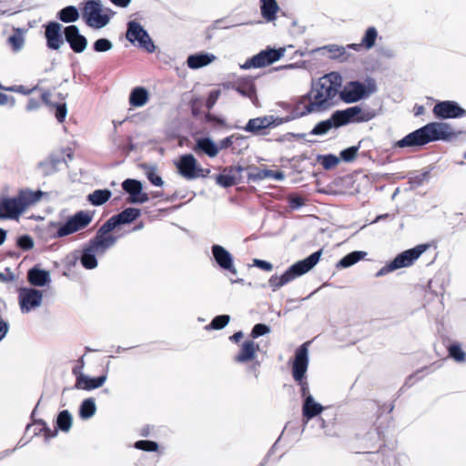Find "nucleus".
Listing matches in <instances>:
<instances>
[{
	"instance_id": "nucleus-1",
	"label": "nucleus",
	"mask_w": 466,
	"mask_h": 466,
	"mask_svg": "<svg viewBox=\"0 0 466 466\" xmlns=\"http://www.w3.org/2000/svg\"><path fill=\"white\" fill-rule=\"evenodd\" d=\"M461 133L454 132L449 123L430 122L394 142L392 148H420L431 142H449Z\"/></svg>"
},
{
	"instance_id": "nucleus-2",
	"label": "nucleus",
	"mask_w": 466,
	"mask_h": 466,
	"mask_svg": "<svg viewBox=\"0 0 466 466\" xmlns=\"http://www.w3.org/2000/svg\"><path fill=\"white\" fill-rule=\"evenodd\" d=\"M341 84L342 78L338 72H330L312 83L309 93H311L313 101L308 103L309 109L314 112L327 109L332 105V100L339 93Z\"/></svg>"
},
{
	"instance_id": "nucleus-3",
	"label": "nucleus",
	"mask_w": 466,
	"mask_h": 466,
	"mask_svg": "<svg viewBox=\"0 0 466 466\" xmlns=\"http://www.w3.org/2000/svg\"><path fill=\"white\" fill-rule=\"evenodd\" d=\"M117 238L113 235H106L98 228L96 236L91 238L83 248L79 258L81 265L86 269H94L97 267L96 256L104 255L106 251L115 246Z\"/></svg>"
},
{
	"instance_id": "nucleus-4",
	"label": "nucleus",
	"mask_w": 466,
	"mask_h": 466,
	"mask_svg": "<svg viewBox=\"0 0 466 466\" xmlns=\"http://www.w3.org/2000/svg\"><path fill=\"white\" fill-rule=\"evenodd\" d=\"M322 255V248L311 253L307 258L300 259L289 266L280 276L274 274L268 279V285L273 291L278 290L284 285L295 279L308 273L319 261Z\"/></svg>"
},
{
	"instance_id": "nucleus-5",
	"label": "nucleus",
	"mask_w": 466,
	"mask_h": 466,
	"mask_svg": "<svg viewBox=\"0 0 466 466\" xmlns=\"http://www.w3.org/2000/svg\"><path fill=\"white\" fill-rule=\"evenodd\" d=\"M310 341H306L299 346L295 350L294 360L291 365V373L294 380L300 386V394L303 401L308 396H312L309 392V383L305 380L308 370L309 346Z\"/></svg>"
},
{
	"instance_id": "nucleus-6",
	"label": "nucleus",
	"mask_w": 466,
	"mask_h": 466,
	"mask_svg": "<svg viewBox=\"0 0 466 466\" xmlns=\"http://www.w3.org/2000/svg\"><path fill=\"white\" fill-rule=\"evenodd\" d=\"M377 91L374 78L368 76L364 82L359 80L350 81L340 92L341 99L346 103H356L367 98Z\"/></svg>"
},
{
	"instance_id": "nucleus-7",
	"label": "nucleus",
	"mask_w": 466,
	"mask_h": 466,
	"mask_svg": "<svg viewBox=\"0 0 466 466\" xmlns=\"http://www.w3.org/2000/svg\"><path fill=\"white\" fill-rule=\"evenodd\" d=\"M285 52V47L276 48L267 46L265 49L248 58L244 64L240 65V68L248 70L250 68H261L270 66L283 57Z\"/></svg>"
},
{
	"instance_id": "nucleus-8",
	"label": "nucleus",
	"mask_w": 466,
	"mask_h": 466,
	"mask_svg": "<svg viewBox=\"0 0 466 466\" xmlns=\"http://www.w3.org/2000/svg\"><path fill=\"white\" fill-rule=\"evenodd\" d=\"M82 17L89 27L95 29L105 27L110 21L109 15L103 14V5L100 0H87L82 11Z\"/></svg>"
},
{
	"instance_id": "nucleus-9",
	"label": "nucleus",
	"mask_w": 466,
	"mask_h": 466,
	"mask_svg": "<svg viewBox=\"0 0 466 466\" xmlns=\"http://www.w3.org/2000/svg\"><path fill=\"white\" fill-rule=\"evenodd\" d=\"M126 38L131 44L137 45L139 48H143L148 53L156 51V46L147 31L140 23L135 20L127 22Z\"/></svg>"
},
{
	"instance_id": "nucleus-10",
	"label": "nucleus",
	"mask_w": 466,
	"mask_h": 466,
	"mask_svg": "<svg viewBox=\"0 0 466 466\" xmlns=\"http://www.w3.org/2000/svg\"><path fill=\"white\" fill-rule=\"evenodd\" d=\"M93 219V215L86 210L76 212L70 216L64 224L60 225L56 236L64 238L86 228Z\"/></svg>"
},
{
	"instance_id": "nucleus-11",
	"label": "nucleus",
	"mask_w": 466,
	"mask_h": 466,
	"mask_svg": "<svg viewBox=\"0 0 466 466\" xmlns=\"http://www.w3.org/2000/svg\"><path fill=\"white\" fill-rule=\"evenodd\" d=\"M141 216V210L136 208H125L120 213L112 216L99 228L106 235L122 225L132 223Z\"/></svg>"
},
{
	"instance_id": "nucleus-12",
	"label": "nucleus",
	"mask_w": 466,
	"mask_h": 466,
	"mask_svg": "<svg viewBox=\"0 0 466 466\" xmlns=\"http://www.w3.org/2000/svg\"><path fill=\"white\" fill-rule=\"evenodd\" d=\"M432 112L435 117L441 120L456 119L466 116V110L453 100L438 102L435 104Z\"/></svg>"
},
{
	"instance_id": "nucleus-13",
	"label": "nucleus",
	"mask_w": 466,
	"mask_h": 466,
	"mask_svg": "<svg viewBox=\"0 0 466 466\" xmlns=\"http://www.w3.org/2000/svg\"><path fill=\"white\" fill-rule=\"evenodd\" d=\"M211 258L215 261L217 267L225 272L237 275L238 270L234 264L233 255L223 246L213 244L211 246Z\"/></svg>"
},
{
	"instance_id": "nucleus-14",
	"label": "nucleus",
	"mask_w": 466,
	"mask_h": 466,
	"mask_svg": "<svg viewBox=\"0 0 466 466\" xmlns=\"http://www.w3.org/2000/svg\"><path fill=\"white\" fill-rule=\"evenodd\" d=\"M43 291L34 288H22L19 290L18 302L23 313H29L42 304Z\"/></svg>"
},
{
	"instance_id": "nucleus-15",
	"label": "nucleus",
	"mask_w": 466,
	"mask_h": 466,
	"mask_svg": "<svg viewBox=\"0 0 466 466\" xmlns=\"http://www.w3.org/2000/svg\"><path fill=\"white\" fill-rule=\"evenodd\" d=\"M25 212V205L18 195L0 198V219H17Z\"/></svg>"
},
{
	"instance_id": "nucleus-16",
	"label": "nucleus",
	"mask_w": 466,
	"mask_h": 466,
	"mask_svg": "<svg viewBox=\"0 0 466 466\" xmlns=\"http://www.w3.org/2000/svg\"><path fill=\"white\" fill-rule=\"evenodd\" d=\"M122 188L128 194L127 201L129 204H143L149 200L147 193L143 192L142 182L137 179H125L122 183Z\"/></svg>"
},
{
	"instance_id": "nucleus-17",
	"label": "nucleus",
	"mask_w": 466,
	"mask_h": 466,
	"mask_svg": "<svg viewBox=\"0 0 466 466\" xmlns=\"http://www.w3.org/2000/svg\"><path fill=\"white\" fill-rule=\"evenodd\" d=\"M180 176L187 179H194L200 176L202 168L198 165L192 154H185L175 162Z\"/></svg>"
},
{
	"instance_id": "nucleus-18",
	"label": "nucleus",
	"mask_w": 466,
	"mask_h": 466,
	"mask_svg": "<svg viewBox=\"0 0 466 466\" xmlns=\"http://www.w3.org/2000/svg\"><path fill=\"white\" fill-rule=\"evenodd\" d=\"M44 28L47 48L59 50L66 41L62 35L63 25L56 21H50L44 25Z\"/></svg>"
},
{
	"instance_id": "nucleus-19",
	"label": "nucleus",
	"mask_w": 466,
	"mask_h": 466,
	"mask_svg": "<svg viewBox=\"0 0 466 466\" xmlns=\"http://www.w3.org/2000/svg\"><path fill=\"white\" fill-rule=\"evenodd\" d=\"M429 248L428 244H420L399 253L392 262L397 269L411 266Z\"/></svg>"
},
{
	"instance_id": "nucleus-20",
	"label": "nucleus",
	"mask_w": 466,
	"mask_h": 466,
	"mask_svg": "<svg viewBox=\"0 0 466 466\" xmlns=\"http://www.w3.org/2000/svg\"><path fill=\"white\" fill-rule=\"evenodd\" d=\"M65 40L75 53H83L88 45L87 39L81 35L77 25H70L64 28Z\"/></svg>"
},
{
	"instance_id": "nucleus-21",
	"label": "nucleus",
	"mask_w": 466,
	"mask_h": 466,
	"mask_svg": "<svg viewBox=\"0 0 466 466\" xmlns=\"http://www.w3.org/2000/svg\"><path fill=\"white\" fill-rule=\"evenodd\" d=\"M221 91L219 88L212 89L206 98V124H210L215 129H221L226 127V120L222 116L214 115L209 110L214 106L218 99Z\"/></svg>"
},
{
	"instance_id": "nucleus-22",
	"label": "nucleus",
	"mask_w": 466,
	"mask_h": 466,
	"mask_svg": "<svg viewBox=\"0 0 466 466\" xmlns=\"http://www.w3.org/2000/svg\"><path fill=\"white\" fill-rule=\"evenodd\" d=\"M247 182H258L269 177L282 181L285 178V174L280 170L260 169L255 165H249L247 167Z\"/></svg>"
},
{
	"instance_id": "nucleus-23",
	"label": "nucleus",
	"mask_w": 466,
	"mask_h": 466,
	"mask_svg": "<svg viewBox=\"0 0 466 466\" xmlns=\"http://www.w3.org/2000/svg\"><path fill=\"white\" fill-rule=\"evenodd\" d=\"M347 110L350 124L368 122L377 115L375 110L371 109L369 106L356 105L347 107Z\"/></svg>"
},
{
	"instance_id": "nucleus-24",
	"label": "nucleus",
	"mask_w": 466,
	"mask_h": 466,
	"mask_svg": "<svg viewBox=\"0 0 466 466\" xmlns=\"http://www.w3.org/2000/svg\"><path fill=\"white\" fill-rule=\"evenodd\" d=\"M235 91H237L242 96L249 98L252 104L258 106V98L257 96V89L254 78H252L251 76L238 78L237 80Z\"/></svg>"
},
{
	"instance_id": "nucleus-25",
	"label": "nucleus",
	"mask_w": 466,
	"mask_h": 466,
	"mask_svg": "<svg viewBox=\"0 0 466 466\" xmlns=\"http://www.w3.org/2000/svg\"><path fill=\"white\" fill-rule=\"evenodd\" d=\"M63 165H66V159L61 156L52 154L45 160L40 161L37 168L44 177H47L57 172Z\"/></svg>"
},
{
	"instance_id": "nucleus-26",
	"label": "nucleus",
	"mask_w": 466,
	"mask_h": 466,
	"mask_svg": "<svg viewBox=\"0 0 466 466\" xmlns=\"http://www.w3.org/2000/svg\"><path fill=\"white\" fill-rule=\"evenodd\" d=\"M106 374L98 377H89L84 373H79L76 380L75 388L78 390H92L100 388L106 381Z\"/></svg>"
},
{
	"instance_id": "nucleus-27",
	"label": "nucleus",
	"mask_w": 466,
	"mask_h": 466,
	"mask_svg": "<svg viewBox=\"0 0 466 466\" xmlns=\"http://www.w3.org/2000/svg\"><path fill=\"white\" fill-rule=\"evenodd\" d=\"M266 116L250 118L244 127L237 126V128L252 134L253 136H266L268 134V125Z\"/></svg>"
},
{
	"instance_id": "nucleus-28",
	"label": "nucleus",
	"mask_w": 466,
	"mask_h": 466,
	"mask_svg": "<svg viewBox=\"0 0 466 466\" xmlns=\"http://www.w3.org/2000/svg\"><path fill=\"white\" fill-rule=\"evenodd\" d=\"M324 407L314 400L313 396H308L302 402V420L307 424L313 418L320 415Z\"/></svg>"
},
{
	"instance_id": "nucleus-29",
	"label": "nucleus",
	"mask_w": 466,
	"mask_h": 466,
	"mask_svg": "<svg viewBox=\"0 0 466 466\" xmlns=\"http://www.w3.org/2000/svg\"><path fill=\"white\" fill-rule=\"evenodd\" d=\"M258 350V344L255 343L253 340L247 339L241 344L238 354L234 357V361L238 363L251 361L255 359Z\"/></svg>"
},
{
	"instance_id": "nucleus-30",
	"label": "nucleus",
	"mask_w": 466,
	"mask_h": 466,
	"mask_svg": "<svg viewBox=\"0 0 466 466\" xmlns=\"http://www.w3.org/2000/svg\"><path fill=\"white\" fill-rule=\"evenodd\" d=\"M27 280L32 286L45 287L51 282V277L49 271L35 266L28 270Z\"/></svg>"
},
{
	"instance_id": "nucleus-31",
	"label": "nucleus",
	"mask_w": 466,
	"mask_h": 466,
	"mask_svg": "<svg viewBox=\"0 0 466 466\" xmlns=\"http://www.w3.org/2000/svg\"><path fill=\"white\" fill-rule=\"evenodd\" d=\"M321 53L325 55L329 53L328 57L330 59H339L340 61H345L348 58V54L346 52V48L338 45H328L321 47L315 48L311 51V53Z\"/></svg>"
},
{
	"instance_id": "nucleus-32",
	"label": "nucleus",
	"mask_w": 466,
	"mask_h": 466,
	"mask_svg": "<svg viewBox=\"0 0 466 466\" xmlns=\"http://www.w3.org/2000/svg\"><path fill=\"white\" fill-rule=\"evenodd\" d=\"M149 93L144 86L134 87L129 94V104L133 107H141L148 100Z\"/></svg>"
},
{
	"instance_id": "nucleus-33",
	"label": "nucleus",
	"mask_w": 466,
	"mask_h": 466,
	"mask_svg": "<svg viewBox=\"0 0 466 466\" xmlns=\"http://www.w3.org/2000/svg\"><path fill=\"white\" fill-rule=\"evenodd\" d=\"M260 13L267 22H273L277 19V13L279 10L276 0H260Z\"/></svg>"
},
{
	"instance_id": "nucleus-34",
	"label": "nucleus",
	"mask_w": 466,
	"mask_h": 466,
	"mask_svg": "<svg viewBox=\"0 0 466 466\" xmlns=\"http://www.w3.org/2000/svg\"><path fill=\"white\" fill-rule=\"evenodd\" d=\"M367 255H368V253L366 251H362V250L351 251V252L348 253L347 255H345L344 257H342L337 262L336 268L339 269L348 268L355 265L361 259L365 258V257Z\"/></svg>"
},
{
	"instance_id": "nucleus-35",
	"label": "nucleus",
	"mask_w": 466,
	"mask_h": 466,
	"mask_svg": "<svg viewBox=\"0 0 466 466\" xmlns=\"http://www.w3.org/2000/svg\"><path fill=\"white\" fill-rule=\"evenodd\" d=\"M73 424V416L67 410H61L56 420V429L54 431H61L68 432Z\"/></svg>"
},
{
	"instance_id": "nucleus-36",
	"label": "nucleus",
	"mask_w": 466,
	"mask_h": 466,
	"mask_svg": "<svg viewBox=\"0 0 466 466\" xmlns=\"http://www.w3.org/2000/svg\"><path fill=\"white\" fill-rule=\"evenodd\" d=\"M140 168L143 170L144 175L153 186L162 187L164 185V181L158 175L157 167L156 166L143 163L140 165Z\"/></svg>"
},
{
	"instance_id": "nucleus-37",
	"label": "nucleus",
	"mask_w": 466,
	"mask_h": 466,
	"mask_svg": "<svg viewBox=\"0 0 466 466\" xmlns=\"http://www.w3.org/2000/svg\"><path fill=\"white\" fill-rule=\"evenodd\" d=\"M112 196L109 189H96L87 196L88 202L96 207L105 204Z\"/></svg>"
},
{
	"instance_id": "nucleus-38",
	"label": "nucleus",
	"mask_w": 466,
	"mask_h": 466,
	"mask_svg": "<svg viewBox=\"0 0 466 466\" xmlns=\"http://www.w3.org/2000/svg\"><path fill=\"white\" fill-rule=\"evenodd\" d=\"M43 194L44 193L41 190H20L18 193V198L20 201L25 205V210L30 205L38 202L41 199Z\"/></svg>"
},
{
	"instance_id": "nucleus-39",
	"label": "nucleus",
	"mask_w": 466,
	"mask_h": 466,
	"mask_svg": "<svg viewBox=\"0 0 466 466\" xmlns=\"http://www.w3.org/2000/svg\"><path fill=\"white\" fill-rule=\"evenodd\" d=\"M96 411V405L93 398L85 399L79 407V417L82 420L92 418Z\"/></svg>"
},
{
	"instance_id": "nucleus-40",
	"label": "nucleus",
	"mask_w": 466,
	"mask_h": 466,
	"mask_svg": "<svg viewBox=\"0 0 466 466\" xmlns=\"http://www.w3.org/2000/svg\"><path fill=\"white\" fill-rule=\"evenodd\" d=\"M57 18L64 23H73L79 18V12L74 5H67L57 13Z\"/></svg>"
},
{
	"instance_id": "nucleus-41",
	"label": "nucleus",
	"mask_w": 466,
	"mask_h": 466,
	"mask_svg": "<svg viewBox=\"0 0 466 466\" xmlns=\"http://www.w3.org/2000/svg\"><path fill=\"white\" fill-rule=\"evenodd\" d=\"M434 166H429L427 168L422 169L420 174L412 172L410 174L409 182L412 187H420L430 178L431 172L434 169Z\"/></svg>"
},
{
	"instance_id": "nucleus-42",
	"label": "nucleus",
	"mask_w": 466,
	"mask_h": 466,
	"mask_svg": "<svg viewBox=\"0 0 466 466\" xmlns=\"http://www.w3.org/2000/svg\"><path fill=\"white\" fill-rule=\"evenodd\" d=\"M378 35V30L375 26H369L366 29L360 41L362 46L367 50H370L372 47H374L376 45Z\"/></svg>"
},
{
	"instance_id": "nucleus-43",
	"label": "nucleus",
	"mask_w": 466,
	"mask_h": 466,
	"mask_svg": "<svg viewBox=\"0 0 466 466\" xmlns=\"http://www.w3.org/2000/svg\"><path fill=\"white\" fill-rule=\"evenodd\" d=\"M329 118L333 123L334 128H339L350 124L347 108L334 111Z\"/></svg>"
},
{
	"instance_id": "nucleus-44",
	"label": "nucleus",
	"mask_w": 466,
	"mask_h": 466,
	"mask_svg": "<svg viewBox=\"0 0 466 466\" xmlns=\"http://www.w3.org/2000/svg\"><path fill=\"white\" fill-rule=\"evenodd\" d=\"M230 321V316L221 314L216 316L208 325H206V330H220L224 329Z\"/></svg>"
},
{
	"instance_id": "nucleus-45",
	"label": "nucleus",
	"mask_w": 466,
	"mask_h": 466,
	"mask_svg": "<svg viewBox=\"0 0 466 466\" xmlns=\"http://www.w3.org/2000/svg\"><path fill=\"white\" fill-rule=\"evenodd\" d=\"M222 170L228 175H230L234 179L238 180V184L244 182L242 173L247 171V167L238 163L237 165L225 167Z\"/></svg>"
},
{
	"instance_id": "nucleus-46",
	"label": "nucleus",
	"mask_w": 466,
	"mask_h": 466,
	"mask_svg": "<svg viewBox=\"0 0 466 466\" xmlns=\"http://www.w3.org/2000/svg\"><path fill=\"white\" fill-rule=\"evenodd\" d=\"M449 356L457 362H464L466 360V352L461 349L458 342H453L448 347Z\"/></svg>"
},
{
	"instance_id": "nucleus-47",
	"label": "nucleus",
	"mask_w": 466,
	"mask_h": 466,
	"mask_svg": "<svg viewBox=\"0 0 466 466\" xmlns=\"http://www.w3.org/2000/svg\"><path fill=\"white\" fill-rule=\"evenodd\" d=\"M248 137L235 134L234 137V146L232 147L231 152L236 155L242 154L245 150L248 148Z\"/></svg>"
},
{
	"instance_id": "nucleus-48",
	"label": "nucleus",
	"mask_w": 466,
	"mask_h": 466,
	"mask_svg": "<svg viewBox=\"0 0 466 466\" xmlns=\"http://www.w3.org/2000/svg\"><path fill=\"white\" fill-rule=\"evenodd\" d=\"M333 127V123L330 118L321 120L318 122L309 132L312 136H323L326 135Z\"/></svg>"
},
{
	"instance_id": "nucleus-49",
	"label": "nucleus",
	"mask_w": 466,
	"mask_h": 466,
	"mask_svg": "<svg viewBox=\"0 0 466 466\" xmlns=\"http://www.w3.org/2000/svg\"><path fill=\"white\" fill-rule=\"evenodd\" d=\"M318 160L325 170H330L339 163V157L334 154L319 155Z\"/></svg>"
},
{
	"instance_id": "nucleus-50",
	"label": "nucleus",
	"mask_w": 466,
	"mask_h": 466,
	"mask_svg": "<svg viewBox=\"0 0 466 466\" xmlns=\"http://www.w3.org/2000/svg\"><path fill=\"white\" fill-rule=\"evenodd\" d=\"M360 143L361 142H360L359 145L357 146H351L342 149L339 152V161L342 160L346 163L352 162L358 155L359 149L360 147Z\"/></svg>"
},
{
	"instance_id": "nucleus-51",
	"label": "nucleus",
	"mask_w": 466,
	"mask_h": 466,
	"mask_svg": "<svg viewBox=\"0 0 466 466\" xmlns=\"http://www.w3.org/2000/svg\"><path fill=\"white\" fill-rule=\"evenodd\" d=\"M215 180L218 185L224 188L238 185V180L234 179L230 175H228L223 170L215 176Z\"/></svg>"
},
{
	"instance_id": "nucleus-52",
	"label": "nucleus",
	"mask_w": 466,
	"mask_h": 466,
	"mask_svg": "<svg viewBox=\"0 0 466 466\" xmlns=\"http://www.w3.org/2000/svg\"><path fill=\"white\" fill-rule=\"evenodd\" d=\"M134 447L144 451L155 452L158 451L159 445L155 441L140 440L134 443Z\"/></svg>"
},
{
	"instance_id": "nucleus-53",
	"label": "nucleus",
	"mask_w": 466,
	"mask_h": 466,
	"mask_svg": "<svg viewBox=\"0 0 466 466\" xmlns=\"http://www.w3.org/2000/svg\"><path fill=\"white\" fill-rule=\"evenodd\" d=\"M288 205L292 210H298L305 205V198L299 194L292 193L287 198Z\"/></svg>"
},
{
	"instance_id": "nucleus-54",
	"label": "nucleus",
	"mask_w": 466,
	"mask_h": 466,
	"mask_svg": "<svg viewBox=\"0 0 466 466\" xmlns=\"http://www.w3.org/2000/svg\"><path fill=\"white\" fill-rule=\"evenodd\" d=\"M188 67L198 69L204 66V52H199L195 55H190L187 59Z\"/></svg>"
},
{
	"instance_id": "nucleus-55",
	"label": "nucleus",
	"mask_w": 466,
	"mask_h": 466,
	"mask_svg": "<svg viewBox=\"0 0 466 466\" xmlns=\"http://www.w3.org/2000/svg\"><path fill=\"white\" fill-rule=\"evenodd\" d=\"M271 329L265 323H257L253 326L250 336L253 339H258L261 336L267 335L270 332Z\"/></svg>"
},
{
	"instance_id": "nucleus-56",
	"label": "nucleus",
	"mask_w": 466,
	"mask_h": 466,
	"mask_svg": "<svg viewBox=\"0 0 466 466\" xmlns=\"http://www.w3.org/2000/svg\"><path fill=\"white\" fill-rule=\"evenodd\" d=\"M96 52H107L113 48V43L107 38H98L93 45Z\"/></svg>"
},
{
	"instance_id": "nucleus-57",
	"label": "nucleus",
	"mask_w": 466,
	"mask_h": 466,
	"mask_svg": "<svg viewBox=\"0 0 466 466\" xmlns=\"http://www.w3.org/2000/svg\"><path fill=\"white\" fill-rule=\"evenodd\" d=\"M220 150L218 145L210 137L206 136V156L215 157Z\"/></svg>"
},
{
	"instance_id": "nucleus-58",
	"label": "nucleus",
	"mask_w": 466,
	"mask_h": 466,
	"mask_svg": "<svg viewBox=\"0 0 466 466\" xmlns=\"http://www.w3.org/2000/svg\"><path fill=\"white\" fill-rule=\"evenodd\" d=\"M17 246L23 250H30L34 248V239L31 236L25 234L17 238Z\"/></svg>"
},
{
	"instance_id": "nucleus-59",
	"label": "nucleus",
	"mask_w": 466,
	"mask_h": 466,
	"mask_svg": "<svg viewBox=\"0 0 466 466\" xmlns=\"http://www.w3.org/2000/svg\"><path fill=\"white\" fill-rule=\"evenodd\" d=\"M34 423L41 426L40 432L44 433L46 440L56 437L57 431H52L44 420H35Z\"/></svg>"
},
{
	"instance_id": "nucleus-60",
	"label": "nucleus",
	"mask_w": 466,
	"mask_h": 466,
	"mask_svg": "<svg viewBox=\"0 0 466 466\" xmlns=\"http://www.w3.org/2000/svg\"><path fill=\"white\" fill-rule=\"evenodd\" d=\"M8 42L12 46L13 50L17 52L23 48L25 39L20 33H15L8 37Z\"/></svg>"
},
{
	"instance_id": "nucleus-61",
	"label": "nucleus",
	"mask_w": 466,
	"mask_h": 466,
	"mask_svg": "<svg viewBox=\"0 0 466 466\" xmlns=\"http://www.w3.org/2000/svg\"><path fill=\"white\" fill-rule=\"evenodd\" d=\"M313 112H314L313 110L309 109V105L308 104V105L304 106V110L303 111L291 110L289 115L284 116V119H285L286 123H288V122H290V121L295 120L297 118L302 117V116H306L308 114L313 113Z\"/></svg>"
},
{
	"instance_id": "nucleus-62",
	"label": "nucleus",
	"mask_w": 466,
	"mask_h": 466,
	"mask_svg": "<svg viewBox=\"0 0 466 466\" xmlns=\"http://www.w3.org/2000/svg\"><path fill=\"white\" fill-rule=\"evenodd\" d=\"M56 108L55 116L59 123H62L67 115L66 103H56L53 105Z\"/></svg>"
},
{
	"instance_id": "nucleus-63",
	"label": "nucleus",
	"mask_w": 466,
	"mask_h": 466,
	"mask_svg": "<svg viewBox=\"0 0 466 466\" xmlns=\"http://www.w3.org/2000/svg\"><path fill=\"white\" fill-rule=\"evenodd\" d=\"M310 101H313L311 93H307L304 96L299 97L293 105L292 110L303 111L304 106L308 105Z\"/></svg>"
},
{
	"instance_id": "nucleus-64",
	"label": "nucleus",
	"mask_w": 466,
	"mask_h": 466,
	"mask_svg": "<svg viewBox=\"0 0 466 466\" xmlns=\"http://www.w3.org/2000/svg\"><path fill=\"white\" fill-rule=\"evenodd\" d=\"M267 124L268 125V128H275L282 124H285L286 121L284 116H276L274 115H266Z\"/></svg>"
}]
</instances>
